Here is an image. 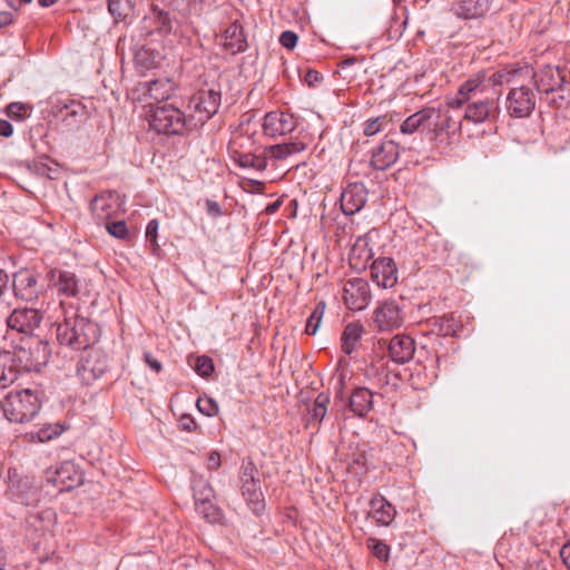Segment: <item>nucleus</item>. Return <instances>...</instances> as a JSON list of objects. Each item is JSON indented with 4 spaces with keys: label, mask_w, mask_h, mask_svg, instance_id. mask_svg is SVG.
Masks as SVG:
<instances>
[{
    "label": "nucleus",
    "mask_w": 570,
    "mask_h": 570,
    "mask_svg": "<svg viewBox=\"0 0 570 570\" xmlns=\"http://www.w3.org/2000/svg\"><path fill=\"white\" fill-rule=\"evenodd\" d=\"M532 79L539 92L551 96L550 105L561 107L568 100L564 92H570V86L560 68L544 66L532 75Z\"/></svg>",
    "instance_id": "6e6552de"
},
{
    "label": "nucleus",
    "mask_w": 570,
    "mask_h": 570,
    "mask_svg": "<svg viewBox=\"0 0 570 570\" xmlns=\"http://www.w3.org/2000/svg\"><path fill=\"white\" fill-rule=\"evenodd\" d=\"M215 515H216V523L222 522V518H223V515H222L220 510H219V509H217V508H216Z\"/></svg>",
    "instance_id": "338daca9"
},
{
    "label": "nucleus",
    "mask_w": 570,
    "mask_h": 570,
    "mask_svg": "<svg viewBox=\"0 0 570 570\" xmlns=\"http://www.w3.org/2000/svg\"><path fill=\"white\" fill-rule=\"evenodd\" d=\"M362 333L363 325L358 322H352L345 326L341 337V347L346 355L355 351L362 337Z\"/></svg>",
    "instance_id": "2f4dec72"
},
{
    "label": "nucleus",
    "mask_w": 570,
    "mask_h": 570,
    "mask_svg": "<svg viewBox=\"0 0 570 570\" xmlns=\"http://www.w3.org/2000/svg\"><path fill=\"white\" fill-rule=\"evenodd\" d=\"M59 114H61L62 121L72 125L79 121L86 114V108L76 100L58 101L55 106Z\"/></svg>",
    "instance_id": "72a5a7b5"
},
{
    "label": "nucleus",
    "mask_w": 570,
    "mask_h": 570,
    "mask_svg": "<svg viewBox=\"0 0 570 570\" xmlns=\"http://www.w3.org/2000/svg\"><path fill=\"white\" fill-rule=\"evenodd\" d=\"M366 546L379 560H389L390 547L382 540L370 538L366 541Z\"/></svg>",
    "instance_id": "37998d69"
},
{
    "label": "nucleus",
    "mask_w": 570,
    "mask_h": 570,
    "mask_svg": "<svg viewBox=\"0 0 570 570\" xmlns=\"http://www.w3.org/2000/svg\"><path fill=\"white\" fill-rule=\"evenodd\" d=\"M399 157L397 145L393 140H384L372 151L371 165L376 170H386Z\"/></svg>",
    "instance_id": "a878e982"
},
{
    "label": "nucleus",
    "mask_w": 570,
    "mask_h": 570,
    "mask_svg": "<svg viewBox=\"0 0 570 570\" xmlns=\"http://www.w3.org/2000/svg\"><path fill=\"white\" fill-rule=\"evenodd\" d=\"M144 360H145L146 364L155 373H159L161 371V368H163L161 363L156 357H154V355L150 352H145L144 353Z\"/></svg>",
    "instance_id": "603ef678"
},
{
    "label": "nucleus",
    "mask_w": 570,
    "mask_h": 570,
    "mask_svg": "<svg viewBox=\"0 0 570 570\" xmlns=\"http://www.w3.org/2000/svg\"><path fill=\"white\" fill-rule=\"evenodd\" d=\"M195 510L202 515L209 524L214 523V490L210 484L203 478H195L193 480Z\"/></svg>",
    "instance_id": "f3484780"
},
{
    "label": "nucleus",
    "mask_w": 570,
    "mask_h": 570,
    "mask_svg": "<svg viewBox=\"0 0 570 570\" xmlns=\"http://www.w3.org/2000/svg\"><path fill=\"white\" fill-rule=\"evenodd\" d=\"M8 289H9V276L3 269H0V299L8 292Z\"/></svg>",
    "instance_id": "864d4df0"
},
{
    "label": "nucleus",
    "mask_w": 570,
    "mask_h": 570,
    "mask_svg": "<svg viewBox=\"0 0 570 570\" xmlns=\"http://www.w3.org/2000/svg\"><path fill=\"white\" fill-rule=\"evenodd\" d=\"M13 132L12 125L3 119H0V136L2 137H10Z\"/></svg>",
    "instance_id": "4d7b16f0"
},
{
    "label": "nucleus",
    "mask_w": 570,
    "mask_h": 570,
    "mask_svg": "<svg viewBox=\"0 0 570 570\" xmlns=\"http://www.w3.org/2000/svg\"><path fill=\"white\" fill-rule=\"evenodd\" d=\"M560 557L564 566L570 570V541L561 548Z\"/></svg>",
    "instance_id": "6e6d98bb"
},
{
    "label": "nucleus",
    "mask_w": 570,
    "mask_h": 570,
    "mask_svg": "<svg viewBox=\"0 0 570 570\" xmlns=\"http://www.w3.org/2000/svg\"><path fill=\"white\" fill-rule=\"evenodd\" d=\"M12 287L14 295L27 302L37 299L42 291L37 275L29 269H21L14 273Z\"/></svg>",
    "instance_id": "a211bd4d"
},
{
    "label": "nucleus",
    "mask_w": 570,
    "mask_h": 570,
    "mask_svg": "<svg viewBox=\"0 0 570 570\" xmlns=\"http://www.w3.org/2000/svg\"><path fill=\"white\" fill-rule=\"evenodd\" d=\"M535 95L531 88L520 85L510 89L505 99L507 112L513 118H527L535 108Z\"/></svg>",
    "instance_id": "f8f14e48"
},
{
    "label": "nucleus",
    "mask_w": 570,
    "mask_h": 570,
    "mask_svg": "<svg viewBox=\"0 0 570 570\" xmlns=\"http://www.w3.org/2000/svg\"><path fill=\"white\" fill-rule=\"evenodd\" d=\"M343 298L347 308L363 311L371 302V291L363 278L348 279L343 288Z\"/></svg>",
    "instance_id": "dca6fc26"
},
{
    "label": "nucleus",
    "mask_w": 570,
    "mask_h": 570,
    "mask_svg": "<svg viewBox=\"0 0 570 570\" xmlns=\"http://www.w3.org/2000/svg\"><path fill=\"white\" fill-rule=\"evenodd\" d=\"M415 353L414 340L405 334L393 336L389 343V356L391 361L397 364L410 362Z\"/></svg>",
    "instance_id": "5701e85b"
},
{
    "label": "nucleus",
    "mask_w": 570,
    "mask_h": 570,
    "mask_svg": "<svg viewBox=\"0 0 570 570\" xmlns=\"http://www.w3.org/2000/svg\"><path fill=\"white\" fill-rule=\"evenodd\" d=\"M106 229L112 237L117 239L125 240L129 238V230L125 220L106 223Z\"/></svg>",
    "instance_id": "c03bdc74"
},
{
    "label": "nucleus",
    "mask_w": 570,
    "mask_h": 570,
    "mask_svg": "<svg viewBox=\"0 0 570 570\" xmlns=\"http://www.w3.org/2000/svg\"><path fill=\"white\" fill-rule=\"evenodd\" d=\"M98 327L85 317L76 316L58 325L57 338L60 345L73 351H85L98 341Z\"/></svg>",
    "instance_id": "0eeeda50"
},
{
    "label": "nucleus",
    "mask_w": 570,
    "mask_h": 570,
    "mask_svg": "<svg viewBox=\"0 0 570 570\" xmlns=\"http://www.w3.org/2000/svg\"><path fill=\"white\" fill-rule=\"evenodd\" d=\"M373 406V394L366 387L354 390L350 397V407L357 416H365Z\"/></svg>",
    "instance_id": "7c9ffc66"
},
{
    "label": "nucleus",
    "mask_w": 570,
    "mask_h": 570,
    "mask_svg": "<svg viewBox=\"0 0 570 570\" xmlns=\"http://www.w3.org/2000/svg\"><path fill=\"white\" fill-rule=\"evenodd\" d=\"M325 311V303L320 302L311 313V315L307 318L306 326H305V333L307 335H315L320 324L322 322V317L324 315Z\"/></svg>",
    "instance_id": "ea45409f"
},
{
    "label": "nucleus",
    "mask_w": 570,
    "mask_h": 570,
    "mask_svg": "<svg viewBox=\"0 0 570 570\" xmlns=\"http://www.w3.org/2000/svg\"><path fill=\"white\" fill-rule=\"evenodd\" d=\"M323 80V75L314 69H308L304 75V81L309 87H316Z\"/></svg>",
    "instance_id": "3c124183"
},
{
    "label": "nucleus",
    "mask_w": 570,
    "mask_h": 570,
    "mask_svg": "<svg viewBox=\"0 0 570 570\" xmlns=\"http://www.w3.org/2000/svg\"><path fill=\"white\" fill-rule=\"evenodd\" d=\"M258 125L250 119L242 121L232 132L227 145L229 157L242 168L265 169L264 158H259Z\"/></svg>",
    "instance_id": "7ed1b4c3"
},
{
    "label": "nucleus",
    "mask_w": 570,
    "mask_h": 570,
    "mask_svg": "<svg viewBox=\"0 0 570 570\" xmlns=\"http://www.w3.org/2000/svg\"><path fill=\"white\" fill-rule=\"evenodd\" d=\"M180 426L183 430L193 431L196 428V423L191 416L185 415L180 419Z\"/></svg>",
    "instance_id": "13d9d810"
},
{
    "label": "nucleus",
    "mask_w": 570,
    "mask_h": 570,
    "mask_svg": "<svg viewBox=\"0 0 570 570\" xmlns=\"http://www.w3.org/2000/svg\"><path fill=\"white\" fill-rule=\"evenodd\" d=\"M47 278L49 286L57 288L60 295L75 297L79 293L78 278L75 273L51 268Z\"/></svg>",
    "instance_id": "4be33fe9"
},
{
    "label": "nucleus",
    "mask_w": 570,
    "mask_h": 570,
    "mask_svg": "<svg viewBox=\"0 0 570 570\" xmlns=\"http://www.w3.org/2000/svg\"><path fill=\"white\" fill-rule=\"evenodd\" d=\"M371 276L377 286L391 288L397 282V269L395 263L390 257L375 259L371 265Z\"/></svg>",
    "instance_id": "aec40b11"
},
{
    "label": "nucleus",
    "mask_w": 570,
    "mask_h": 570,
    "mask_svg": "<svg viewBox=\"0 0 570 570\" xmlns=\"http://www.w3.org/2000/svg\"><path fill=\"white\" fill-rule=\"evenodd\" d=\"M18 375L11 352L0 351V389L11 385L18 379Z\"/></svg>",
    "instance_id": "473e14b6"
},
{
    "label": "nucleus",
    "mask_w": 570,
    "mask_h": 570,
    "mask_svg": "<svg viewBox=\"0 0 570 570\" xmlns=\"http://www.w3.org/2000/svg\"><path fill=\"white\" fill-rule=\"evenodd\" d=\"M426 326L439 336H453L461 330L460 323L452 315L433 316L426 321Z\"/></svg>",
    "instance_id": "c756f323"
},
{
    "label": "nucleus",
    "mask_w": 570,
    "mask_h": 570,
    "mask_svg": "<svg viewBox=\"0 0 570 570\" xmlns=\"http://www.w3.org/2000/svg\"><path fill=\"white\" fill-rule=\"evenodd\" d=\"M65 431V428L60 423L43 424L37 432H30L31 440H38L39 442H47L53 438L59 436Z\"/></svg>",
    "instance_id": "e433bc0d"
},
{
    "label": "nucleus",
    "mask_w": 570,
    "mask_h": 570,
    "mask_svg": "<svg viewBox=\"0 0 570 570\" xmlns=\"http://www.w3.org/2000/svg\"><path fill=\"white\" fill-rule=\"evenodd\" d=\"M367 200V189L363 183L348 184L341 195V208L346 216L358 213Z\"/></svg>",
    "instance_id": "6ab92c4d"
},
{
    "label": "nucleus",
    "mask_w": 570,
    "mask_h": 570,
    "mask_svg": "<svg viewBox=\"0 0 570 570\" xmlns=\"http://www.w3.org/2000/svg\"><path fill=\"white\" fill-rule=\"evenodd\" d=\"M196 405L199 412L206 416L214 415V399L212 396H199Z\"/></svg>",
    "instance_id": "09e8293b"
},
{
    "label": "nucleus",
    "mask_w": 570,
    "mask_h": 570,
    "mask_svg": "<svg viewBox=\"0 0 570 570\" xmlns=\"http://www.w3.org/2000/svg\"><path fill=\"white\" fill-rule=\"evenodd\" d=\"M206 206H207V210L209 214H213L214 213V202L210 200V199H207L206 200Z\"/></svg>",
    "instance_id": "69168bd1"
},
{
    "label": "nucleus",
    "mask_w": 570,
    "mask_h": 570,
    "mask_svg": "<svg viewBox=\"0 0 570 570\" xmlns=\"http://www.w3.org/2000/svg\"><path fill=\"white\" fill-rule=\"evenodd\" d=\"M158 227H159L158 222L156 219H151L148 223V225L146 227V233H145L146 240L149 244V246L151 247L154 254H156L157 250L159 249V245L157 243Z\"/></svg>",
    "instance_id": "49530a36"
},
{
    "label": "nucleus",
    "mask_w": 570,
    "mask_h": 570,
    "mask_svg": "<svg viewBox=\"0 0 570 570\" xmlns=\"http://www.w3.org/2000/svg\"><path fill=\"white\" fill-rule=\"evenodd\" d=\"M222 47L230 55L244 52L247 49L248 43L244 28L237 20L224 30Z\"/></svg>",
    "instance_id": "393cba45"
},
{
    "label": "nucleus",
    "mask_w": 570,
    "mask_h": 570,
    "mask_svg": "<svg viewBox=\"0 0 570 570\" xmlns=\"http://www.w3.org/2000/svg\"><path fill=\"white\" fill-rule=\"evenodd\" d=\"M522 69L517 68H504L493 72L489 78L485 76V83L488 90L491 86H503V85H518V77L521 75Z\"/></svg>",
    "instance_id": "f704fd0d"
},
{
    "label": "nucleus",
    "mask_w": 570,
    "mask_h": 570,
    "mask_svg": "<svg viewBox=\"0 0 570 570\" xmlns=\"http://www.w3.org/2000/svg\"><path fill=\"white\" fill-rule=\"evenodd\" d=\"M188 363L203 377H208L214 372V362L208 356L189 357Z\"/></svg>",
    "instance_id": "58836bf2"
},
{
    "label": "nucleus",
    "mask_w": 570,
    "mask_h": 570,
    "mask_svg": "<svg viewBox=\"0 0 570 570\" xmlns=\"http://www.w3.org/2000/svg\"><path fill=\"white\" fill-rule=\"evenodd\" d=\"M108 370V358L106 353L97 347H88L83 351L78 365V375L85 382L99 379Z\"/></svg>",
    "instance_id": "ddd939ff"
},
{
    "label": "nucleus",
    "mask_w": 570,
    "mask_h": 570,
    "mask_svg": "<svg viewBox=\"0 0 570 570\" xmlns=\"http://www.w3.org/2000/svg\"><path fill=\"white\" fill-rule=\"evenodd\" d=\"M355 62V58H348V59H345L343 61V66H350V65H353Z\"/></svg>",
    "instance_id": "774afa93"
},
{
    "label": "nucleus",
    "mask_w": 570,
    "mask_h": 570,
    "mask_svg": "<svg viewBox=\"0 0 570 570\" xmlns=\"http://www.w3.org/2000/svg\"><path fill=\"white\" fill-rule=\"evenodd\" d=\"M297 40L298 36L291 30L283 31L279 36V43L288 50H292L296 47Z\"/></svg>",
    "instance_id": "8fccbe9b"
},
{
    "label": "nucleus",
    "mask_w": 570,
    "mask_h": 570,
    "mask_svg": "<svg viewBox=\"0 0 570 570\" xmlns=\"http://www.w3.org/2000/svg\"><path fill=\"white\" fill-rule=\"evenodd\" d=\"M261 473L252 460H243L240 466V490L247 507L256 515L265 511V498L261 489Z\"/></svg>",
    "instance_id": "1a4fd4ad"
},
{
    "label": "nucleus",
    "mask_w": 570,
    "mask_h": 570,
    "mask_svg": "<svg viewBox=\"0 0 570 570\" xmlns=\"http://www.w3.org/2000/svg\"><path fill=\"white\" fill-rule=\"evenodd\" d=\"M129 0H108V11L116 19H122L127 16Z\"/></svg>",
    "instance_id": "a18cd8bd"
},
{
    "label": "nucleus",
    "mask_w": 570,
    "mask_h": 570,
    "mask_svg": "<svg viewBox=\"0 0 570 570\" xmlns=\"http://www.w3.org/2000/svg\"><path fill=\"white\" fill-rule=\"evenodd\" d=\"M42 314L36 308H16L6 317L8 327L21 336H33L32 333L39 327Z\"/></svg>",
    "instance_id": "2eb2a0df"
},
{
    "label": "nucleus",
    "mask_w": 570,
    "mask_h": 570,
    "mask_svg": "<svg viewBox=\"0 0 570 570\" xmlns=\"http://www.w3.org/2000/svg\"><path fill=\"white\" fill-rule=\"evenodd\" d=\"M117 200L116 194L102 193L90 202V209L98 220H107L115 214Z\"/></svg>",
    "instance_id": "c85d7f7f"
},
{
    "label": "nucleus",
    "mask_w": 570,
    "mask_h": 570,
    "mask_svg": "<svg viewBox=\"0 0 570 570\" xmlns=\"http://www.w3.org/2000/svg\"><path fill=\"white\" fill-rule=\"evenodd\" d=\"M175 90V85L170 79H157L147 83L146 96L149 98L150 109L155 106H161L168 100Z\"/></svg>",
    "instance_id": "cd10ccee"
},
{
    "label": "nucleus",
    "mask_w": 570,
    "mask_h": 570,
    "mask_svg": "<svg viewBox=\"0 0 570 570\" xmlns=\"http://www.w3.org/2000/svg\"><path fill=\"white\" fill-rule=\"evenodd\" d=\"M16 16L12 12L0 11V29L13 23Z\"/></svg>",
    "instance_id": "5fc2aeb1"
},
{
    "label": "nucleus",
    "mask_w": 570,
    "mask_h": 570,
    "mask_svg": "<svg viewBox=\"0 0 570 570\" xmlns=\"http://www.w3.org/2000/svg\"><path fill=\"white\" fill-rule=\"evenodd\" d=\"M405 322L404 306L390 299L377 303L370 326L376 333H389L401 328Z\"/></svg>",
    "instance_id": "9d476101"
},
{
    "label": "nucleus",
    "mask_w": 570,
    "mask_h": 570,
    "mask_svg": "<svg viewBox=\"0 0 570 570\" xmlns=\"http://www.w3.org/2000/svg\"><path fill=\"white\" fill-rule=\"evenodd\" d=\"M302 126L297 118L286 110L269 111L264 116L262 122L263 135L272 139L287 136Z\"/></svg>",
    "instance_id": "9b49d317"
},
{
    "label": "nucleus",
    "mask_w": 570,
    "mask_h": 570,
    "mask_svg": "<svg viewBox=\"0 0 570 570\" xmlns=\"http://www.w3.org/2000/svg\"><path fill=\"white\" fill-rule=\"evenodd\" d=\"M320 121L321 117L316 115L312 121H307L306 126L299 128L296 137L292 141L264 147L259 154V158H264L265 168L268 166L269 161L274 165L277 161L285 160L295 154L304 151L313 142L320 130Z\"/></svg>",
    "instance_id": "39448f33"
},
{
    "label": "nucleus",
    "mask_w": 570,
    "mask_h": 570,
    "mask_svg": "<svg viewBox=\"0 0 570 570\" xmlns=\"http://www.w3.org/2000/svg\"><path fill=\"white\" fill-rule=\"evenodd\" d=\"M281 205H282V200H279V199H278V200H276V202H274V203H272V204H268V205L266 206V208H265V212H266L267 214H274V213H276V212L278 210V208L281 207Z\"/></svg>",
    "instance_id": "bf43d9fd"
},
{
    "label": "nucleus",
    "mask_w": 570,
    "mask_h": 570,
    "mask_svg": "<svg viewBox=\"0 0 570 570\" xmlns=\"http://www.w3.org/2000/svg\"><path fill=\"white\" fill-rule=\"evenodd\" d=\"M370 507V515L379 525H389L395 518V508L381 494L371 499Z\"/></svg>",
    "instance_id": "bb28decb"
},
{
    "label": "nucleus",
    "mask_w": 570,
    "mask_h": 570,
    "mask_svg": "<svg viewBox=\"0 0 570 570\" xmlns=\"http://www.w3.org/2000/svg\"><path fill=\"white\" fill-rule=\"evenodd\" d=\"M6 567V553L3 548L0 546V570H3Z\"/></svg>",
    "instance_id": "e2e57ef3"
},
{
    "label": "nucleus",
    "mask_w": 570,
    "mask_h": 570,
    "mask_svg": "<svg viewBox=\"0 0 570 570\" xmlns=\"http://www.w3.org/2000/svg\"><path fill=\"white\" fill-rule=\"evenodd\" d=\"M134 61L141 72L155 68L158 63V53L151 49L141 47L134 53Z\"/></svg>",
    "instance_id": "c9c22d12"
},
{
    "label": "nucleus",
    "mask_w": 570,
    "mask_h": 570,
    "mask_svg": "<svg viewBox=\"0 0 570 570\" xmlns=\"http://www.w3.org/2000/svg\"><path fill=\"white\" fill-rule=\"evenodd\" d=\"M385 121V117H377L374 119H368L364 124V134L365 136H374L382 130L383 122Z\"/></svg>",
    "instance_id": "de8ad7c7"
},
{
    "label": "nucleus",
    "mask_w": 570,
    "mask_h": 570,
    "mask_svg": "<svg viewBox=\"0 0 570 570\" xmlns=\"http://www.w3.org/2000/svg\"><path fill=\"white\" fill-rule=\"evenodd\" d=\"M461 127V121L454 120L449 112H442L436 108V117L432 121L430 134L433 135L436 145L450 146L459 141Z\"/></svg>",
    "instance_id": "4468645a"
},
{
    "label": "nucleus",
    "mask_w": 570,
    "mask_h": 570,
    "mask_svg": "<svg viewBox=\"0 0 570 570\" xmlns=\"http://www.w3.org/2000/svg\"><path fill=\"white\" fill-rule=\"evenodd\" d=\"M330 396L325 393H320L313 403V407L308 412V421H316L321 423L327 413V405Z\"/></svg>",
    "instance_id": "4c0bfd02"
},
{
    "label": "nucleus",
    "mask_w": 570,
    "mask_h": 570,
    "mask_svg": "<svg viewBox=\"0 0 570 570\" xmlns=\"http://www.w3.org/2000/svg\"><path fill=\"white\" fill-rule=\"evenodd\" d=\"M213 108L214 89H203L189 99L188 109L191 111L189 120L173 104H163L150 109L148 121L158 134L179 135L189 125H204L212 117L210 110Z\"/></svg>",
    "instance_id": "f257e3e1"
},
{
    "label": "nucleus",
    "mask_w": 570,
    "mask_h": 570,
    "mask_svg": "<svg viewBox=\"0 0 570 570\" xmlns=\"http://www.w3.org/2000/svg\"><path fill=\"white\" fill-rule=\"evenodd\" d=\"M32 108L22 102H11L7 107V115L13 120H24L31 115Z\"/></svg>",
    "instance_id": "79ce46f5"
},
{
    "label": "nucleus",
    "mask_w": 570,
    "mask_h": 570,
    "mask_svg": "<svg viewBox=\"0 0 570 570\" xmlns=\"http://www.w3.org/2000/svg\"><path fill=\"white\" fill-rule=\"evenodd\" d=\"M491 7V0H458L450 11L459 19L470 20L483 17Z\"/></svg>",
    "instance_id": "b1692460"
},
{
    "label": "nucleus",
    "mask_w": 570,
    "mask_h": 570,
    "mask_svg": "<svg viewBox=\"0 0 570 570\" xmlns=\"http://www.w3.org/2000/svg\"><path fill=\"white\" fill-rule=\"evenodd\" d=\"M40 392L24 389L9 392L0 400V407L7 420L13 423L31 421L41 409Z\"/></svg>",
    "instance_id": "20e7f679"
},
{
    "label": "nucleus",
    "mask_w": 570,
    "mask_h": 570,
    "mask_svg": "<svg viewBox=\"0 0 570 570\" xmlns=\"http://www.w3.org/2000/svg\"><path fill=\"white\" fill-rule=\"evenodd\" d=\"M32 0H7L10 8H12L14 11H18L20 6L22 3H29Z\"/></svg>",
    "instance_id": "052dcab7"
},
{
    "label": "nucleus",
    "mask_w": 570,
    "mask_h": 570,
    "mask_svg": "<svg viewBox=\"0 0 570 570\" xmlns=\"http://www.w3.org/2000/svg\"><path fill=\"white\" fill-rule=\"evenodd\" d=\"M58 0H38V3L43 7V8H47V7H50L52 4H55Z\"/></svg>",
    "instance_id": "0e129e2a"
},
{
    "label": "nucleus",
    "mask_w": 570,
    "mask_h": 570,
    "mask_svg": "<svg viewBox=\"0 0 570 570\" xmlns=\"http://www.w3.org/2000/svg\"><path fill=\"white\" fill-rule=\"evenodd\" d=\"M13 364L20 372H39L50 357L49 344L38 336H21L11 352Z\"/></svg>",
    "instance_id": "423d86ee"
},
{
    "label": "nucleus",
    "mask_w": 570,
    "mask_h": 570,
    "mask_svg": "<svg viewBox=\"0 0 570 570\" xmlns=\"http://www.w3.org/2000/svg\"><path fill=\"white\" fill-rule=\"evenodd\" d=\"M249 185L255 191H262L264 189V183L259 180H249Z\"/></svg>",
    "instance_id": "680f3d73"
},
{
    "label": "nucleus",
    "mask_w": 570,
    "mask_h": 570,
    "mask_svg": "<svg viewBox=\"0 0 570 570\" xmlns=\"http://www.w3.org/2000/svg\"><path fill=\"white\" fill-rule=\"evenodd\" d=\"M436 117V108L424 107L416 112L410 115L400 126V131L403 135H413L417 131L432 129V121Z\"/></svg>",
    "instance_id": "412c9836"
},
{
    "label": "nucleus",
    "mask_w": 570,
    "mask_h": 570,
    "mask_svg": "<svg viewBox=\"0 0 570 570\" xmlns=\"http://www.w3.org/2000/svg\"><path fill=\"white\" fill-rule=\"evenodd\" d=\"M153 16L156 23V29L160 33H170L173 31V20L168 12L154 7Z\"/></svg>",
    "instance_id": "a19ab883"
},
{
    "label": "nucleus",
    "mask_w": 570,
    "mask_h": 570,
    "mask_svg": "<svg viewBox=\"0 0 570 570\" xmlns=\"http://www.w3.org/2000/svg\"><path fill=\"white\" fill-rule=\"evenodd\" d=\"M487 91L485 71H479L460 85L456 96L446 99V106H465L463 119L473 124L494 121L500 112L498 99L485 95Z\"/></svg>",
    "instance_id": "f03ea898"
}]
</instances>
